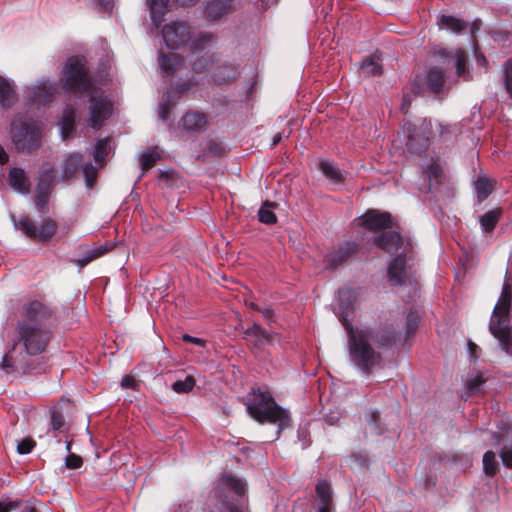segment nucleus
<instances>
[{"label":"nucleus","instance_id":"4","mask_svg":"<svg viewBox=\"0 0 512 512\" xmlns=\"http://www.w3.org/2000/svg\"><path fill=\"white\" fill-rule=\"evenodd\" d=\"M373 243L385 252L395 255L388 266V279L393 286L403 285L416 265L412 240L395 231H384L373 238Z\"/></svg>","mask_w":512,"mask_h":512},{"label":"nucleus","instance_id":"35","mask_svg":"<svg viewBox=\"0 0 512 512\" xmlns=\"http://www.w3.org/2000/svg\"><path fill=\"white\" fill-rule=\"evenodd\" d=\"M502 215V210L500 208H496L490 210L479 217V223L481 230L485 233L491 232L496 227L498 221L500 220Z\"/></svg>","mask_w":512,"mask_h":512},{"label":"nucleus","instance_id":"5","mask_svg":"<svg viewBox=\"0 0 512 512\" xmlns=\"http://www.w3.org/2000/svg\"><path fill=\"white\" fill-rule=\"evenodd\" d=\"M249 415L257 422L264 424H275L277 430L275 439L279 437L282 430L290 426V414L276 403L268 391L258 389L254 392L252 399L247 404Z\"/></svg>","mask_w":512,"mask_h":512},{"label":"nucleus","instance_id":"53","mask_svg":"<svg viewBox=\"0 0 512 512\" xmlns=\"http://www.w3.org/2000/svg\"><path fill=\"white\" fill-rule=\"evenodd\" d=\"M35 441L31 438H24L17 444V452L19 454H29L35 447Z\"/></svg>","mask_w":512,"mask_h":512},{"label":"nucleus","instance_id":"6","mask_svg":"<svg viewBox=\"0 0 512 512\" xmlns=\"http://www.w3.org/2000/svg\"><path fill=\"white\" fill-rule=\"evenodd\" d=\"M511 297L510 287L504 285L489 322L491 334L498 340L501 349L507 354L512 353V334L510 326Z\"/></svg>","mask_w":512,"mask_h":512},{"label":"nucleus","instance_id":"57","mask_svg":"<svg viewBox=\"0 0 512 512\" xmlns=\"http://www.w3.org/2000/svg\"><path fill=\"white\" fill-rule=\"evenodd\" d=\"M136 386V380L132 376L126 375L121 380V387L124 389H134Z\"/></svg>","mask_w":512,"mask_h":512},{"label":"nucleus","instance_id":"26","mask_svg":"<svg viewBox=\"0 0 512 512\" xmlns=\"http://www.w3.org/2000/svg\"><path fill=\"white\" fill-rule=\"evenodd\" d=\"M316 495L318 498L317 512H330L332 507V490L326 480H319L316 484Z\"/></svg>","mask_w":512,"mask_h":512},{"label":"nucleus","instance_id":"3","mask_svg":"<svg viewBox=\"0 0 512 512\" xmlns=\"http://www.w3.org/2000/svg\"><path fill=\"white\" fill-rule=\"evenodd\" d=\"M64 87L69 92L87 93L89 96V126L99 130L112 115L113 104L104 91L95 88L88 76L86 60L82 56L70 57L63 71Z\"/></svg>","mask_w":512,"mask_h":512},{"label":"nucleus","instance_id":"31","mask_svg":"<svg viewBox=\"0 0 512 512\" xmlns=\"http://www.w3.org/2000/svg\"><path fill=\"white\" fill-rule=\"evenodd\" d=\"M82 163V155L80 153H70L65 156L62 162V179L69 180L74 177Z\"/></svg>","mask_w":512,"mask_h":512},{"label":"nucleus","instance_id":"2","mask_svg":"<svg viewBox=\"0 0 512 512\" xmlns=\"http://www.w3.org/2000/svg\"><path fill=\"white\" fill-rule=\"evenodd\" d=\"M347 351L350 364L361 375H368L382 363L381 350L397 344V333L390 328L347 325Z\"/></svg>","mask_w":512,"mask_h":512},{"label":"nucleus","instance_id":"7","mask_svg":"<svg viewBox=\"0 0 512 512\" xmlns=\"http://www.w3.org/2000/svg\"><path fill=\"white\" fill-rule=\"evenodd\" d=\"M10 133L16 150L30 154L41 146L43 124L33 119H15Z\"/></svg>","mask_w":512,"mask_h":512},{"label":"nucleus","instance_id":"51","mask_svg":"<svg viewBox=\"0 0 512 512\" xmlns=\"http://www.w3.org/2000/svg\"><path fill=\"white\" fill-rule=\"evenodd\" d=\"M500 458L506 468H512V440L504 444L500 452Z\"/></svg>","mask_w":512,"mask_h":512},{"label":"nucleus","instance_id":"38","mask_svg":"<svg viewBox=\"0 0 512 512\" xmlns=\"http://www.w3.org/2000/svg\"><path fill=\"white\" fill-rule=\"evenodd\" d=\"M219 60V55L215 52L207 53L196 59L192 63V68L196 73L205 72L212 64Z\"/></svg>","mask_w":512,"mask_h":512},{"label":"nucleus","instance_id":"13","mask_svg":"<svg viewBox=\"0 0 512 512\" xmlns=\"http://www.w3.org/2000/svg\"><path fill=\"white\" fill-rule=\"evenodd\" d=\"M55 95V88L49 79L41 78L36 83L27 86L25 96L30 106H44L50 104Z\"/></svg>","mask_w":512,"mask_h":512},{"label":"nucleus","instance_id":"36","mask_svg":"<svg viewBox=\"0 0 512 512\" xmlns=\"http://www.w3.org/2000/svg\"><path fill=\"white\" fill-rule=\"evenodd\" d=\"M109 249H111V246L109 244L99 245L95 248L87 250L79 259H77V265L80 268L85 267L88 265L91 261L101 257L104 255Z\"/></svg>","mask_w":512,"mask_h":512},{"label":"nucleus","instance_id":"40","mask_svg":"<svg viewBox=\"0 0 512 512\" xmlns=\"http://www.w3.org/2000/svg\"><path fill=\"white\" fill-rule=\"evenodd\" d=\"M161 157V153L157 147L144 151L140 156V165L142 170L150 169Z\"/></svg>","mask_w":512,"mask_h":512},{"label":"nucleus","instance_id":"39","mask_svg":"<svg viewBox=\"0 0 512 512\" xmlns=\"http://www.w3.org/2000/svg\"><path fill=\"white\" fill-rule=\"evenodd\" d=\"M483 472L489 476L494 477L498 472V461L496 454L493 451H486L482 459Z\"/></svg>","mask_w":512,"mask_h":512},{"label":"nucleus","instance_id":"45","mask_svg":"<svg viewBox=\"0 0 512 512\" xmlns=\"http://www.w3.org/2000/svg\"><path fill=\"white\" fill-rule=\"evenodd\" d=\"M366 419H367L369 427L375 434L380 435V434L384 433L385 428H383L381 426L380 414L377 410H373V409L369 410L366 413Z\"/></svg>","mask_w":512,"mask_h":512},{"label":"nucleus","instance_id":"60","mask_svg":"<svg viewBox=\"0 0 512 512\" xmlns=\"http://www.w3.org/2000/svg\"><path fill=\"white\" fill-rule=\"evenodd\" d=\"M259 312L263 315V317L266 320H270L274 315V312L271 308H261Z\"/></svg>","mask_w":512,"mask_h":512},{"label":"nucleus","instance_id":"56","mask_svg":"<svg viewBox=\"0 0 512 512\" xmlns=\"http://www.w3.org/2000/svg\"><path fill=\"white\" fill-rule=\"evenodd\" d=\"M98 9L102 13H111L114 5V0H94Z\"/></svg>","mask_w":512,"mask_h":512},{"label":"nucleus","instance_id":"15","mask_svg":"<svg viewBox=\"0 0 512 512\" xmlns=\"http://www.w3.org/2000/svg\"><path fill=\"white\" fill-rule=\"evenodd\" d=\"M356 299L357 293L352 288L343 287L338 290L335 314L344 328H346V324L352 325L351 318L353 316Z\"/></svg>","mask_w":512,"mask_h":512},{"label":"nucleus","instance_id":"59","mask_svg":"<svg viewBox=\"0 0 512 512\" xmlns=\"http://www.w3.org/2000/svg\"><path fill=\"white\" fill-rule=\"evenodd\" d=\"M325 422L329 425H335L339 420V414L335 412H330L325 415Z\"/></svg>","mask_w":512,"mask_h":512},{"label":"nucleus","instance_id":"24","mask_svg":"<svg viewBox=\"0 0 512 512\" xmlns=\"http://www.w3.org/2000/svg\"><path fill=\"white\" fill-rule=\"evenodd\" d=\"M17 101L14 83L0 75V106L3 109H10Z\"/></svg>","mask_w":512,"mask_h":512},{"label":"nucleus","instance_id":"17","mask_svg":"<svg viewBox=\"0 0 512 512\" xmlns=\"http://www.w3.org/2000/svg\"><path fill=\"white\" fill-rule=\"evenodd\" d=\"M235 10L234 0H207L203 4V17L207 21H220Z\"/></svg>","mask_w":512,"mask_h":512},{"label":"nucleus","instance_id":"48","mask_svg":"<svg viewBox=\"0 0 512 512\" xmlns=\"http://www.w3.org/2000/svg\"><path fill=\"white\" fill-rule=\"evenodd\" d=\"M195 379L191 375H187L184 380H177L173 383L172 389L176 393H189L195 386Z\"/></svg>","mask_w":512,"mask_h":512},{"label":"nucleus","instance_id":"41","mask_svg":"<svg viewBox=\"0 0 512 512\" xmlns=\"http://www.w3.org/2000/svg\"><path fill=\"white\" fill-rule=\"evenodd\" d=\"M475 191L479 202L484 201L491 194V182L487 178H478L475 182Z\"/></svg>","mask_w":512,"mask_h":512},{"label":"nucleus","instance_id":"27","mask_svg":"<svg viewBox=\"0 0 512 512\" xmlns=\"http://www.w3.org/2000/svg\"><path fill=\"white\" fill-rule=\"evenodd\" d=\"M56 184L55 169L48 163H43L38 171L36 189L51 192Z\"/></svg>","mask_w":512,"mask_h":512},{"label":"nucleus","instance_id":"44","mask_svg":"<svg viewBox=\"0 0 512 512\" xmlns=\"http://www.w3.org/2000/svg\"><path fill=\"white\" fill-rule=\"evenodd\" d=\"M222 483L227 488L235 491L238 495H243L245 493L246 485L237 477L226 475L222 478Z\"/></svg>","mask_w":512,"mask_h":512},{"label":"nucleus","instance_id":"52","mask_svg":"<svg viewBox=\"0 0 512 512\" xmlns=\"http://www.w3.org/2000/svg\"><path fill=\"white\" fill-rule=\"evenodd\" d=\"M484 384V379L482 376L477 375L470 378L466 383V388L470 392V394H476L480 391L482 385Z\"/></svg>","mask_w":512,"mask_h":512},{"label":"nucleus","instance_id":"61","mask_svg":"<svg viewBox=\"0 0 512 512\" xmlns=\"http://www.w3.org/2000/svg\"><path fill=\"white\" fill-rule=\"evenodd\" d=\"M9 160V156L4 150V148L0 145V165H4Z\"/></svg>","mask_w":512,"mask_h":512},{"label":"nucleus","instance_id":"64","mask_svg":"<svg viewBox=\"0 0 512 512\" xmlns=\"http://www.w3.org/2000/svg\"><path fill=\"white\" fill-rule=\"evenodd\" d=\"M226 512H245V511L242 509H239L234 504H228L226 507Z\"/></svg>","mask_w":512,"mask_h":512},{"label":"nucleus","instance_id":"30","mask_svg":"<svg viewBox=\"0 0 512 512\" xmlns=\"http://www.w3.org/2000/svg\"><path fill=\"white\" fill-rule=\"evenodd\" d=\"M153 25L159 28L169 10V0H147Z\"/></svg>","mask_w":512,"mask_h":512},{"label":"nucleus","instance_id":"55","mask_svg":"<svg viewBox=\"0 0 512 512\" xmlns=\"http://www.w3.org/2000/svg\"><path fill=\"white\" fill-rule=\"evenodd\" d=\"M351 459L359 468H367L369 466V457L366 453H354Z\"/></svg>","mask_w":512,"mask_h":512},{"label":"nucleus","instance_id":"8","mask_svg":"<svg viewBox=\"0 0 512 512\" xmlns=\"http://www.w3.org/2000/svg\"><path fill=\"white\" fill-rule=\"evenodd\" d=\"M403 133L407 134L406 149L408 152L421 155L428 150L433 135L430 121L419 119L414 123L406 122Z\"/></svg>","mask_w":512,"mask_h":512},{"label":"nucleus","instance_id":"22","mask_svg":"<svg viewBox=\"0 0 512 512\" xmlns=\"http://www.w3.org/2000/svg\"><path fill=\"white\" fill-rule=\"evenodd\" d=\"M8 183L13 190L20 194L30 193V179L22 168L14 167L9 170Z\"/></svg>","mask_w":512,"mask_h":512},{"label":"nucleus","instance_id":"62","mask_svg":"<svg viewBox=\"0 0 512 512\" xmlns=\"http://www.w3.org/2000/svg\"><path fill=\"white\" fill-rule=\"evenodd\" d=\"M198 0H177L178 4L181 6H193L197 3Z\"/></svg>","mask_w":512,"mask_h":512},{"label":"nucleus","instance_id":"23","mask_svg":"<svg viewBox=\"0 0 512 512\" xmlns=\"http://www.w3.org/2000/svg\"><path fill=\"white\" fill-rule=\"evenodd\" d=\"M216 42V34L208 31H200L194 35L191 33L188 47L193 52L200 53L205 49L212 47Z\"/></svg>","mask_w":512,"mask_h":512},{"label":"nucleus","instance_id":"42","mask_svg":"<svg viewBox=\"0 0 512 512\" xmlns=\"http://www.w3.org/2000/svg\"><path fill=\"white\" fill-rule=\"evenodd\" d=\"M361 73L367 76H377L382 73V66L371 58L364 59L360 64Z\"/></svg>","mask_w":512,"mask_h":512},{"label":"nucleus","instance_id":"37","mask_svg":"<svg viewBox=\"0 0 512 512\" xmlns=\"http://www.w3.org/2000/svg\"><path fill=\"white\" fill-rule=\"evenodd\" d=\"M452 58L454 61L456 75L463 78L464 80H467L469 71L466 68V52L462 49H456L452 52Z\"/></svg>","mask_w":512,"mask_h":512},{"label":"nucleus","instance_id":"21","mask_svg":"<svg viewBox=\"0 0 512 512\" xmlns=\"http://www.w3.org/2000/svg\"><path fill=\"white\" fill-rule=\"evenodd\" d=\"M419 322H420L419 314L416 311H410L406 318V329L404 332L400 329L399 325L395 326L394 324H385L382 326H383V328H389V329L391 328L392 331H395L399 338L397 340V344L398 343L403 344L407 341V339L409 337H411L412 335L415 334V332L418 328Z\"/></svg>","mask_w":512,"mask_h":512},{"label":"nucleus","instance_id":"14","mask_svg":"<svg viewBox=\"0 0 512 512\" xmlns=\"http://www.w3.org/2000/svg\"><path fill=\"white\" fill-rule=\"evenodd\" d=\"M15 227L28 237L39 241H47L55 234L57 229L56 223L51 219H46L40 226H36L35 223L27 217H23L16 222Z\"/></svg>","mask_w":512,"mask_h":512},{"label":"nucleus","instance_id":"16","mask_svg":"<svg viewBox=\"0 0 512 512\" xmlns=\"http://www.w3.org/2000/svg\"><path fill=\"white\" fill-rule=\"evenodd\" d=\"M190 90L188 83L171 86L161 97L158 107L159 118L162 121H167L170 118V111L176 105L178 99Z\"/></svg>","mask_w":512,"mask_h":512},{"label":"nucleus","instance_id":"20","mask_svg":"<svg viewBox=\"0 0 512 512\" xmlns=\"http://www.w3.org/2000/svg\"><path fill=\"white\" fill-rule=\"evenodd\" d=\"M207 116L198 111L186 112L179 121V129L189 134L205 130Z\"/></svg>","mask_w":512,"mask_h":512},{"label":"nucleus","instance_id":"9","mask_svg":"<svg viewBox=\"0 0 512 512\" xmlns=\"http://www.w3.org/2000/svg\"><path fill=\"white\" fill-rule=\"evenodd\" d=\"M413 86L419 94H442L448 89L446 71L440 66H433L425 74L416 76Z\"/></svg>","mask_w":512,"mask_h":512},{"label":"nucleus","instance_id":"19","mask_svg":"<svg viewBox=\"0 0 512 512\" xmlns=\"http://www.w3.org/2000/svg\"><path fill=\"white\" fill-rule=\"evenodd\" d=\"M359 221L360 225L372 231H379L392 225L390 213L376 210H368Z\"/></svg>","mask_w":512,"mask_h":512},{"label":"nucleus","instance_id":"11","mask_svg":"<svg viewBox=\"0 0 512 512\" xmlns=\"http://www.w3.org/2000/svg\"><path fill=\"white\" fill-rule=\"evenodd\" d=\"M110 142L111 138L109 136L99 139L93 149V157L96 164L94 165L88 162L82 165V172L88 188L93 186L97 178L98 170L103 166L105 158L111 150Z\"/></svg>","mask_w":512,"mask_h":512},{"label":"nucleus","instance_id":"54","mask_svg":"<svg viewBox=\"0 0 512 512\" xmlns=\"http://www.w3.org/2000/svg\"><path fill=\"white\" fill-rule=\"evenodd\" d=\"M83 460L79 455L70 453L66 458L64 465L67 469H78L82 466Z\"/></svg>","mask_w":512,"mask_h":512},{"label":"nucleus","instance_id":"46","mask_svg":"<svg viewBox=\"0 0 512 512\" xmlns=\"http://www.w3.org/2000/svg\"><path fill=\"white\" fill-rule=\"evenodd\" d=\"M274 204H264L258 211V219L264 224H274L277 221L276 215L272 211Z\"/></svg>","mask_w":512,"mask_h":512},{"label":"nucleus","instance_id":"33","mask_svg":"<svg viewBox=\"0 0 512 512\" xmlns=\"http://www.w3.org/2000/svg\"><path fill=\"white\" fill-rule=\"evenodd\" d=\"M239 75L238 67L235 64L227 63L224 65H221L215 69L213 72V80L218 83H226L230 80L236 79V77Z\"/></svg>","mask_w":512,"mask_h":512},{"label":"nucleus","instance_id":"43","mask_svg":"<svg viewBox=\"0 0 512 512\" xmlns=\"http://www.w3.org/2000/svg\"><path fill=\"white\" fill-rule=\"evenodd\" d=\"M245 334L248 336L256 337L258 341L270 342L271 332L263 329L259 324L253 323V325L245 330Z\"/></svg>","mask_w":512,"mask_h":512},{"label":"nucleus","instance_id":"29","mask_svg":"<svg viewBox=\"0 0 512 512\" xmlns=\"http://www.w3.org/2000/svg\"><path fill=\"white\" fill-rule=\"evenodd\" d=\"M59 125L62 140L66 141L71 138L75 131V110L71 106L67 105L63 109Z\"/></svg>","mask_w":512,"mask_h":512},{"label":"nucleus","instance_id":"1","mask_svg":"<svg viewBox=\"0 0 512 512\" xmlns=\"http://www.w3.org/2000/svg\"><path fill=\"white\" fill-rule=\"evenodd\" d=\"M53 313L43 303H24L17 316L12 346L3 355L0 368L6 374H31L30 357L42 354L51 340Z\"/></svg>","mask_w":512,"mask_h":512},{"label":"nucleus","instance_id":"25","mask_svg":"<svg viewBox=\"0 0 512 512\" xmlns=\"http://www.w3.org/2000/svg\"><path fill=\"white\" fill-rule=\"evenodd\" d=\"M317 167L322 174L334 184H340L345 179V171L341 170L329 159H319Z\"/></svg>","mask_w":512,"mask_h":512},{"label":"nucleus","instance_id":"49","mask_svg":"<svg viewBox=\"0 0 512 512\" xmlns=\"http://www.w3.org/2000/svg\"><path fill=\"white\" fill-rule=\"evenodd\" d=\"M50 193L51 192L49 191L35 190V206L39 212L43 213L45 211L50 198Z\"/></svg>","mask_w":512,"mask_h":512},{"label":"nucleus","instance_id":"58","mask_svg":"<svg viewBox=\"0 0 512 512\" xmlns=\"http://www.w3.org/2000/svg\"><path fill=\"white\" fill-rule=\"evenodd\" d=\"M183 341L189 342L198 346H204V340L198 337L191 336L189 334H184L182 336Z\"/></svg>","mask_w":512,"mask_h":512},{"label":"nucleus","instance_id":"10","mask_svg":"<svg viewBox=\"0 0 512 512\" xmlns=\"http://www.w3.org/2000/svg\"><path fill=\"white\" fill-rule=\"evenodd\" d=\"M422 182L419 185L421 193L429 194L439 191L444 179L443 167L439 157L422 160Z\"/></svg>","mask_w":512,"mask_h":512},{"label":"nucleus","instance_id":"32","mask_svg":"<svg viewBox=\"0 0 512 512\" xmlns=\"http://www.w3.org/2000/svg\"><path fill=\"white\" fill-rule=\"evenodd\" d=\"M440 28L452 33L460 34L466 30L468 23L460 18L452 15H441L438 20Z\"/></svg>","mask_w":512,"mask_h":512},{"label":"nucleus","instance_id":"50","mask_svg":"<svg viewBox=\"0 0 512 512\" xmlns=\"http://www.w3.org/2000/svg\"><path fill=\"white\" fill-rule=\"evenodd\" d=\"M50 426L53 430H61L64 426V416L62 412L56 408L50 410Z\"/></svg>","mask_w":512,"mask_h":512},{"label":"nucleus","instance_id":"47","mask_svg":"<svg viewBox=\"0 0 512 512\" xmlns=\"http://www.w3.org/2000/svg\"><path fill=\"white\" fill-rule=\"evenodd\" d=\"M503 70V85L504 88L509 95L510 98H512V60H507L502 65Z\"/></svg>","mask_w":512,"mask_h":512},{"label":"nucleus","instance_id":"12","mask_svg":"<svg viewBox=\"0 0 512 512\" xmlns=\"http://www.w3.org/2000/svg\"><path fill=\"white\" fill-rule=\"evenodd\" d=\"M190 36L191 28L185 21H173L162 28L164 43L172 50L188 46Z\"/></svg>","mask_w":512,"mask_h":512},{"label":"nucleus","instance_id":"63","mask_svg":"<svg viewBox=\"0 0 512 512\" xmlns=\"http://www.w3.org/2000/svg\"><path fill=\"white\" fill-rule=\"evenodd\" d=\"M282 138H283L282 132L276 133L273 137L272 146H276L278 143H280Z\"/></svg>","mask_w":512,"mask_h":512},{"label":"nucleus","instance_id":"34","mask_svg":"<svg viewBox=\"0 0 512 512\" xmlns=\"http://www.w3.org/2000/svg\"><path fill=\"white\" fill-rule=\"evenodd\" d=\"M158 61L161 70L167 74L174 72L183 64V59L175 53L159 52Z\"/></svg>","mask_w":512,"mask_h":512},{"label":"nucleus","instance_id":"28","mask_svg":"<svg viewBox=\"0 0 512 512\" xmlns=\"http://www.w3.org/2000/svg\"><path fill=\"white\" fill-rule=\"evenodd\" d=\"M199 147V151H196L198 160H205L208 157H221L226 153L225 148L212 139L202 141Z\"/></svg>","mask_w":512,"mask_h":512},{"label":"nucleus","instance_id":"18","mask_svg":"<svg viewBox=\"0 0 512 512\" xmlns=\"http://www.w3.org/2000/svg\"><path fill=\"white\" fill-rule=\"evenodd\" d=\"M358 246L354 242L341 243L337 250L324 258L325 268L335 270L356 253Z\"/></svg>","mask_w":512,"mask_h":512}]
</instances>
